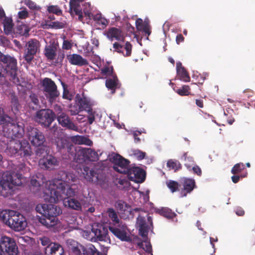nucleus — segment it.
Instances as JSON below:
<instances>
[{
	"mask_svg": "<svg viewBox=\"0 0 255 255\" xmlns=\"http://www.w3.org/2000/svg\"><path fill=\"white\" fill-rule=\"evenodd\" d=\"M110 160L113 164V168L115 171L124 174L129 171L130 161L120 154L113 153Z\"/></svg>",
	"mask_w": 255,
	"mask_h": 255,
	"instance_id": "obj_9",
	"label": "nucleus"
},
{
	"mask_svg": "<svg viewBox=\"0 0 255 255\" xmlns=\"http://www.w3.org/2000/svg\"><path fill=\"white\" fill-rule=\"evenodd\" d=\"M57 47L54 44L46 45L44 49V54L48 61H53L57 56Z\"/></svg>",
	"mask_w": 255,
	"mask_h": 255,
	"instance_id": "obj_25",
	"label": "nucleus"
},
{
	"mask_svg": "<svg viewBox=\"0 0 255 255\" xmlns=\"http://www.w3.org/2000/svg\"><path fill=\"white\" fill-rule=\"evenodd\" d=\"M83 6L84 7L83 8V11L86 15L90 16V10L91 9V4L89 2H85Z\"/></svg>",
	"mask_w": 255,
	"mask_h": 255,
	"instance_id": "obj_57",
	"label": "nucleus"
},
{
	"mask_svg": "<svg viewBox=\"0 0 255 255\" xmlns=\"http://www.w3.org/2000/svg\"><path fill=\"white\" fill-rule=\"evenodd\" d=\"M46 23H49L47 24V25H48L49 27H50L51 28L60 29L64 27V24L63 22L58 21H52L50 22H46Z\"/></svg>",
	"mask_w": 255,
	"mask_h": 255,
	"instance_id": "obj_49",
	"label": "nucleus"
},
{
	"mask_svg": "<svg viewBox=\"0 0 255 255\" xmlns=\"http://www.w3.org/2000/svg\"><path fill=\"white\" fill-rule=\"evenodd\" d=\"M166 185L172 193L179 191V185L177 181L169 180L166 182Z\"/></svg>",
	"mask_w": 255,
	"mask_h": 255,
	"instance_id": "obj_41",
	"label": "nucleus"
},
{
	"mask_svg": "<svg viewBox=\"0 0 255 255\" xmlns=\"http://www.w3.org/2000/svg\"><path fill=\"white\" fill-rule=\"evenodd\" d=\"M40 46L39 41L36 39H32L27 42L25 46L23 58L28 64L31 63L34 56L39 51Z\"/></svg>",
	"mask_w": 255,
	"mask_h": 255,
	"instance_id": "obj_11",
	"label": "nucleus"
},
{
	"mask_svg": "<svg viewBox=\"0 0 255 255\" xmlns=\"http://www.w3.org/2000/svg\"><path fill=\"white\" fill-rule=\"evenodd\" d=\"M65 149L71 155L73 156L75 154L74 146L70 142H69Z\"/></svg>",
	"mask_w": 255,
	"mask_h": 255,
	"instance_id": "obj_58",
	"label": "nucleus"
},
{
	"mask_svg": "<svg viewBox=\"0 0 255 255\" xmlns=\"http://www.w3.org/2000/svg\"><path fill=\"white\" fill-rule=\"evenodd\" d=\"M26 103L29 107L31 108L33 110L39 108L40 106L37 95L32 92L30 94L29 98L26 101Z\"/></svg>",
	"mask_w": 255,
	"mask_h": 255,
	"instance_id": "obj_30",
	"label": "nucleus"
},
{
	"mask_svg": "<svg viewBox=\"0 0 255 255\" xmlns=\"http://www.w3.org/2000/svg\"><path fill=\"white\" fill-rule=\"evenodd\" d=\"M75 102L79 104L82 111L89 112L92 108L93 104L91 100L86 97L84 93L81 95L77 94L75 98Z\"/></svg>",
	"mask_w": 255,
	"mask_h": 255,
	"instance_id": "obj_21",
	"label": "nucleus"
},
{
	"mask_svg": "<svg viewBox=\"0 0 255 255\" xmlns=\"http://www.w3.org/2000/svg\"><path fill=\"white\" fill-rule=\"evenodd\" d=\"M24 3L27 6L32 10H38L40 9V7L31 0H25Z\"/></svg>",
	"mask_w": 255,
	"mask_h": 255,
	"instance_id": "obj_50",
	"label": "nucleus"
},
{
	"mask_svg": "<svg viewBox=\"0 0 255 255\" xmlns=\"http://www.w3.org/2000/svg\"><path fill=\"white\" fill-rule=\"evenodd\" d=\"M2 24L3 25L4 32L6 35H9L11 33L13 27L14 26L11 17H5Z\"/></svg>",
	"mask_w": 255,
	"mask_h": 255,
	"instance_id": "obj_31",
	"label": "nucleus"
},
{
	"mask_svg": "<svg viewBox=\"0 0 255 255\" xmlns=\"http://www.w3.org/2000/svg\"><path fill=\"white\" fill-rule=\"evenodd\" d=\"M26 136L31 144L35 146H40L45 141L43 132L38 128L30 126L27 128Z\"/></svg>",
	"mask_w": 255,
	"mask_h": 255,
	"instance_id": "obj_12",
	"label": "nucleus"
},
{
	"mask_svg": "<svg viewBox=\"0 0 255 255\" xmlns=\"http://www.w3.org/2000/svg\"><path fill=\"white\" fill-rule=\"evenodd\" d=\"M47 11L49 13L55 14L57 15H61L62 14V11L58 5H49L47 8Z\"/></svg>",
	"mask_w": 255,
	"mask_h": 255,
	"instance_id": "obj_44",
	"label": "nucleus"
},
{
	"mask_svg": "<svg viewBox=\"0 0 255 255\" xmlns=\"http://www.w3.org/2000/svg\"><path fill=\"white\" fill-rule=\"evenodd\" d=\"M181 184L182 186L181 193L183 197H185L190 193L196 187L195 181L194 179L183 178Z\"/></svg>",
	"mask_w": 255,
	"mask_h": 255,
	"instance_id": "obj_20",
	"label": "nucleus"
},
{
	"mask_svg": "<svg viewBox=\"0 0 255 255\" xmlns=\"http://www.w3.org/2000/svg\"><path fill=\"white\" fill-rule=\"evenodd\" d=\"M156 212L160 214V215L167 218V219H173L176 216L174 212H172L171 209L166 207H162L160 209H157Z\"/></svg>",
	"mask_w": 255,
	"mask_h": 255,
	"instance_id": "obj_33",
	"label": "nucleus"
},
{
	"mask_svg": "<svg viewBox=\"0 0 255 255\" xmlns=\"http://www.w3.org/2000/svg\"><path fill=\"white\" fill-rule=\"evenodd\" d=\"M69 112L71 116L78 115L80 112H82L79 104L75 102L74 104H70L69 106Z\"/></svg>",
	"mask_w": 255,
	"mask_h": 255,
	"instance_id": "obj_38",
	"label": "nucleus"
},
{
	"mask_svg": "<svg viewBox=\"0 0 255 255\" xmlns=\"http://www.w3.org/2000/svg\"><path fill=\"white\" fill-rule=\"evenodd\" d=\"M87 112L88 114V123L90 125H91L95 121V115L96 112L94 111H93L92 108H91L89 112Z\"/></svg>",
	"mask_w": 255,
	"mask_h": 255,
	"instance_id": "obj_52",
	"label": "nucleus"
},
{
	"mask_svg": "<svg viewBox=\"0 0 255 255\" xmlns=\"http://www.w3.org/2000/svg\"><path fill=\"white\" fill-rule=\"evenodd\" d=\"M42 91L48 101L51 104L55 102L60 93L55 82L49 78H44L41 81Z\"/></svg>",
	"mask_w": 255,
	"mask_h": 255,
	"instance_id": "obj_6",
	"label": "nucleus"
},
{
	"mask_svg": "<svg viewBox=\"0 0 255 255\" xmlns=\"http://www.w3.org/2000/svg\"><path fill=\"white\" fill-rule=\"evenodd\" d=\"M67 58L69 63L73 65L83 66L88 65V61L78 54H72L67 55Z\"/></svg>",
	"mask_w": 255,
	"mask_h": 255,
	"instance_id": "obj_22",
	"label": "nucleus"
},
{
	"mask_svg": "<svg viewBox=\"0 0 255 255\" xmlns=\"http://www.w3.org/2000/svg\"><path fill=\"white\" fill-rule=\"evenodd\" d=\"M72 47V43L68 40H64L62 44V48L65 50H69L71 49Z\"/></svg>",
	"mask_w": 255,
	"mask_h": 255,
	"instance_id": "obj_61",
	"label": "nucleus"
},
{
	"mask_svg": "<svg viewBox=\"0 0 255 255\" xmlns=\"http://www.w3.org/2000/svg\"><path fill=\"white\" fill-rule=\"evenodd\" d=\"M128 178L131 181L136 183H142L145 178V171L140 167L136 166H130L129 171L126 173Z\"/></svg>",
	"mask_w": 255,
	"mask_h": 255,
	"instance_id": "obj_15",
	"label": "nucleus"
},
{
	"mask_svg": "<svg viewBox=\"0 0 255 255\" xmlns=\"http://www.w3.org/2000/svg\"><path fill=\"white\" fill-rule=\"evenodd\" d=\"M39 163L42 168L47 170L52 169L58 164L57 158L50 154H47L43 158L40 159Z\"/></svg>",
	"mask_w": 255,
	"mask_h": 255,
	"instance_id": "obj_19",
	"label": "nucleus"
},
{
	"mask_svg": "<svg viewBox=\"0 0 255 255\" xmlns=\"http://www.w3.org/2000/svg\"><path fill=\"white\" fill-rule=\"evenodd\" d=\"M108 250V247H104L102 252H100L93 245L89 244V251L90 252V255H107Z\"/></svg>",
	"mask_w": 255,
	"mask_h": 255,
	"instance_id": "obj_35",
	"label": "nucleus"
},
{
	"mask_svg": "<svg viewBox=\"0 0 255 255\" xmlns=\"http://www.w3.org/2000/svg\"><path fill=\"white\" fill-rule=\"evenodd\" d=\"M17 14L18 18L21 19H25L29 16L28 12L26 8H24L23 10L18 11Z\"/></svg>",
	"mask_w": 255,
	"mask_h": 255,
	"instance_id": "obj_54",
	"label": "nucleus"
},
{
	"mask_svg": "<svg viewBox=\"0 0 255 255\" xmlns=\"http://www.w3.org/2000/svg\"><path fill=\"white\" fill-rule=\"evenodd\" d=\"M0 62L5 67L7 73L10 76V80L17 85H20V80L17 76V60L9 55H4L0 51Z\"/></svg>",
	"mask_w": 255,
	"mask_h": 255,
	"instance_id": "obj_5",
	"label": "nucleus"
},
{
	"mask_svg": "<svg viewBox=\"0 0 255 255\" xmlns=\"http://www.w3.org/2000/svg\"><path fill=\"white\" fill-rule=\"evenodd\" d=\"M167 166L172 169H173L175 171H176L181 168V165L179 161H174L172 159L167 161Z\"/></svg>",
	"mask_w": 255,
	"mask_h": 255,
	"instance_id": "obj_43",
	"label": "nucleus"
},
{
	"mask_svg": "<svg viewBox=\"0 0 255 255\" xmlns=\"http://www.w3.org/2000/svg\"><path fill=\"white\" fill-rule=\"evenodd\" d=\"M106 87L111 91L112 94L115 93L116 90L119 88V80L116 76H113V78H109L106 81Z\"/></svg>",
	"mask_w": 255,
	"mask_h": 255,
	"instance_id": "obj_29",
	"label": "nucleus"
},
{
	"mask_svg": "<svg viewBox=\"0 0 255 255\" xmlns=\"http://www.w3.org/2000/svg\"><path fill=\"white\" fill-rule=\"evenodd\" d=\"M40 241L41 245L43 247H45L44 250H45V249H47L49 247H51L52 244L53 243L51 242L50 240L48 238L45 237L40 238Z\"/></svg>",
	"mask_w": 255,
	"mask_h": 255,
	"instance_id": "obj_51",
	"label": "nucleus"
},
{
	"mask_svg": "<svg viewBox=\"0 0 255 255\" xmlns=\"http://www.w3.org/2000/svg\"><path fill=\"white\" fill-rule=\"evenodd\" d=\"M94 19L99 24H101L103 26H106L108 24V20L103 17L101 13H98L94 15Z\"/></svg>",
	"mask_w": 255,
	"mask_h": 255,
	"instance_id": "obj_42",
	"label": "nucleus"
},
{
	"mask_svg": "<svg viewBox=\"0 0 255 255\" xmlns=\"http://www.w3.org/2000/svg\"><path fill=\"white\" fill-rule=\"evenodd\" d=\"M0 125H2V131L5 136L13 138L21 137L24 133V126L22 123H15L6 115L0 113Z\"/></svg>",
	"mask_w": 255,
	"mask_h": 255,
	"instance_id": "obj_3",
	"label": "nucleus"
},
{
	"mask_svg": "<svg viewBox=\"0 0 255 255\" xmlns=\"http://www.w3.org/2000/svg\"><path fill=\"white\" fill-rule=\"evenodd\" d=\"M53 109L54 112L56 113L57 117H58V115H61V114H64V113L63 112V108L62 107L58 104H55L53 106Z\"/></svg>",
	"mask_w": 255,
	"mask_h": 255,
	"instance_id": "obj_59",
	"label": "nucleus"
},
{
	"mask_svg": "<svg viewBox=\"0 0 255 255\" xmlns=\"http://www.w3.org/2000/svg\"><path fill=\"white\" fill-rule=\"evenodd\" d=\"M15 170L10 176V182L14 185L20 186L22 184L21 180L29 172L30 168L24 163H21L16 166Z\"/></svg>",
	"mask_w": 255,
	"mask_h": 255,
	"instance_id": "obj_13",
	"label": "nucleus"
},
{
	"mask_svg": "<svg viewBox=\"0 0 255 255\" xmlns=\"http://www.w3.org/2000/svg\"><path fill=\"white\" fill-rule=\"evenodd\" d=\"M107 36L111 40L115 39L118 41H123L125 39L122 30L116 27L110 28L107 32Z\"/></svg>",
	"mask_w": 255,
	"mask_h": 255,
	"instance_id": "obj_24",
	"label": "nucleus"
},
{
	"mask_svg": "<svg viewBox=\"0 0 255 255\" xmlns=\"http://www.w3.org/2000/svg\"><path fill=\"white\" fill-rule=\"evenodd\" d=\"M125 49L126 50V56H129L131 53L132 45L129 42H127L125 46Z\"/></svg>",
	"mask_w": 255,
	"mask_h": 255,
	"instance_id": "obj_55",
	"label": "nucleus"
},
{
	"mask_svg": "<svg viewBox=\"0 0 255 255\" xmlns=\"http://www.w3.org/2000/svg\"><path fill=\"white\" fill-rule=\"evenodd\" d=\"M245 168V165L243 163L236 164L232 168L231 173L234 175L238 174Z\"/></svg>",
	"mask_w": 255,
	"mask_h": 255,
	"instance_id": "obj_45",
	"label": "nucleus"
},
{
	"mask_svg": "<svg viewBox=\"0 0 255 255\" xmlns=\"http://www.w3.org/2000/svg\"><path fill=\"white\" fill-rule=\"evenodd\" d=\"M116 206L117 209L121 212L125 211L129 208V205L122 200L117 201Z\"/></svg>",
	"mask_w": 255,
	"mask_h": 255,
	"instance_id": "obj_48",
	"label": "nucleus"
},
{
	"mask_svg": "<svg viewBox=\"0 0 255 255\" xmlns=\"http://www.w3.org/2000/svg\"><path fill=\"white\" fill-rule=\"evenodd\" d=\"M177 75L179 79L185 82H189L190 77L189 75L185 69H181L177 72Z\"/></svg>",
	"mask_w": 255,
	"mask_h": 255,
	"instance_id": "obj_37",
	"label": "nucleus"
},
{
	"mask_svg": "<svg viewBox=\"0 0 255 255\" xmlns=\"http://www.w3.org/2000/svg\"><path fill=\"white\" fill-rule=\"evenodd\" d=\"M135 25L137 30H141L144 26L142 19L140 18H137L135 21Z\"/></svg>",
	"mask_w": 255,
	"mask_h": 255,
	"instance_id": "obj_63",
	"label": "nucleus"
},
{
	"mask_svg": "<svg viewBox=\"0 0 255 255\" xmlns=\"http://www.w3.org/2000/svg\"><path fill=\"white\" fill-rule=\"evenodd\" d=\"M68 143L69 141L64 138H57L56 140L57 147L58 148V150L60 151L64 149Z\"/></svg>",
	"mask_w": 255,
	"mask_h": 255,
	"instance_id": "obj_40",
	"label": "nucleus"
},
{
	"mask_svg": "<svg viewBox=\"0 0 255 255\" xmlns=\"http://www.w3.org/2000/svg\"><path fill=\"white\" fill-rule=\"evenodd\" d=\"M35 210L37 212L42 215L44 218L39 219V222L44 226L49 228L54 226L57 224L58 218L61 213V209L53 204H38Z\"/></svg>",
	"mask_w": 255,
	"mask_h": 255,
	"instance_id": "obj_2",
	"label": "nucleus"
},
{
	"mask_svg": "<svg viewBox=\"0 0 255 255\" xmlns=\"http://www.w3.org/2000/svg\"><path fill=\"white\" fill-rule=\"evenodd\" d=\"M61 85L63 89L62 94L63 99L71 101L73 99V96L68 90L67 85L63 82H61Z\"/></svg>",
	"mask_w": 255,
	"mask_h": 255,
	"instance_id": "obj_39",
	"label": "nucleus"
},
{
	"mask_svg": "<svg viewBox=\"0 0 255 255\" xmlns=\"http://www.w3.org/2000/svg\"><path fill=\"white\" fill-rule=\"evenodd\" d=\"M91 231L98 241L107 242L110 240L107 229L102 225L93 226Z\"/></svg>",
	"mask_w": 255,
	"mask_h": 255,
	"instance_id": "obj_17",
	"label": "nucleus"
},
{
	"mask_svg": "<svg viewBox=\"0 0 255 255\" xmlns=\"http://www.w3.org/2000/svg\"><path fill=\"white\" fill-rule=\"evenodd\" d=\"M11 103L13 107H14L16 109H18L19 106V104L18 98L15 95H12L11 96Z\"/></svg>",
	"mask_w": 255,
	"mask_h": 255,
	"instance_id": "obj_56",
	"label": "nucleus"
},
{
	"mask_svg": "<svg viewBox=\"0 0 255 255\" xmlns=\"http://www.w3.org/2000/svg\"><path fill=\"white\" fill-rule=\"evenodd\" d=\"M0 218L11 229L15 231L23 230L27 226L24 217L13 210H4L0 213Z\"/></svg>",
	"mask_w": 255,
	"mask_h": 255,
	"instance_id": "obj_4",
	"label": "nucleus"
},
{
	"mask_svg": "<svg viewBox=\"0 0 255 255\" xmlns=\"http://www.w3.org/2000/svg\"><path fill=\"white\" fill-rule=\"evenodd\" d=\"M0 255H19L18 247L13 238L7 236L1 237Z\"/></svg>",
	"mask_w": 255,
	"mask_h": 255,
	"instance_id": "obj_7",
	"label": "nucleus"
},
{
	"mask_svg": "<svg viewBox=\"0 0 255 255\" xmlns=\"http://www.w3.org/2000/svg\"><path fill=\"white\" fill-rule=\"evenodd\" d=\"M46 185L47 186L43 195L46 202L56 203L63 200L65 207L77 211L82 210L81 204L74 198L77 195L79 190L76 185L69 186L65 181L58 178L49 181Z\"/></svg>",
	"mask_w": 255,
	"mask_h": 255,
	"instance_id": "obj_1",
	"label": "nucleus"
},
{
	"mask_svg": "<svg viewBox=\"0 0 255 255\" xmlns=\"http://www.w3.org/2000/svg\"><path fill=\"white\" fill-rule=\"evenodd\" d=\"M41 176H42V175L39 174L33 176L31 178L30 185L31 186L33 187V188H35V191L38 190L39 188L41 185V183H43V181L40 180V179H41Z\"/></svg>",
	"mask_w": 255,
	"mask_h": 255,
	"instance_id": "obj_34",
	"label": "nucleus"
},
{
	"mask_svg": "<svg viewBox=\"0 0 255 255\" xmlns=\"http://www.w3.org/2000/svg\"><path fill=\"white\" fill-rule=\"evenodd\" d=\"M113 72V67H105L101 69V73L105 76H109L112 75Z\"/></svg>",
	"mask_w": 255,
	"mask_h": 255,
	"instance_id": "obj_53",
	"label": "nucleus"
},
{
	"mask_svg": "<svg viewBox=\"0 0 255 255\" xmlns=\"http://www.w3.org/2000/svg\"><path fill=\"white\" fill-rule=\"evenodd\" d=\"M20 147V141L12 139L7 144L5 152L10 156H12L18 153Z\"/></svg>",
	"mask_w": 255,
	"mask_h": 255,
	"instance_id": "obj_23",
	"label": "nucleus"
},
{
	"mask_svg": "<svg viewBox=\"0 0 255 255\" xmlns=\"http://www.w3.org/2000/svg\"><path fill=\"white\" fill-rule=\"evenodd\" d=\"M108 213L109 217L111 219L114 224H119L120 223V220L118 218V215L115 210L112 208H109L108 210Z\"/></svg>",
	"mask_w": 255,
	"mask_h": 255,
	"instance_id": "obj_46",
	"label": "nucleus"
},
{
	"mask_svg": "<svg viewBox=\"0 0 255 255\" xmlns=\"http://www.w3.org/2000/svg\"><path fill=\"white\" fill-rule=\"evenodd\" d=\"M249 238L251 244L252 245H255V229L250 233Z\"/></svg>",
	"mask_w": 255,
	"mask_h": 255,
	"instance_id": "obj_64",
	"label": "nucleus"
},
{
	"mask_svg": "<svg viewBox=\"0 0 255 255\" xmlns=\"http://www.w3.org/2000/svg\"><path fill=\"white\" fill-rule=\"evenodd\" d=\"M81 170L84 178L87 181L101 185L105 181V176L98 169H94L87 166H83Z\"/></svg>",
	"mask_w": 255,
	"mask_h": 255,
	"instance_id": "obj_8",
	"label": "nucleus"
},
{
	"mask_svg": "<svg viewBox=\"0 0 255 255\" xmlns=\"http://www.w3.org/2000/svg\"><path fill=\"white\" fill-rule=\"evenodd\" d=\"M57 119L59 124L62 127L70 130L78 131V127L70 120L66 113L58 115Z\"/></svg>",
	"mask_w": 255,
	"mask_h": 255,
	"instance_id": "obj_18",
	"label": "nucleus"
},
{
	"mask_svg": "<svg viewBox=\"0 0 255 255\" xmlns=\"http://www.w3.org/2000/svg\"><path fill=\"white\" fill-rule=\"evenodd\" d=\"M56 118V114L51 110L41 109L36 112L35 121L44 128H48Z\"/></svg>",
	"mask_w": 255,
	"mask_h": 255,
	"instance_id": "obj_10",
	"label": "nucleus"
},
{
	"mask_svg": "<svg viewBox=\"0 0 255 255\" xmlns=\"http://www.w3.org/2000/svg\"><path fill=\"white\" fill-rule=\"evenodd\" d=\"M72 141L78 144H85L91 146L93 142L89 138L81 135H76L72 137Z\"/></svg>",
	"mask_w": 255,
	"mask_h": 255,
	"instance_id": "obj_32",
	"label": "nucleus"
},
{
	"mask_svg": "<svg viewBox=\"0 0 255 255\" xmlns=\"http://www.w3.org/2000/svg\"><path fill=\"white\" fill-rule=\"evenodd\" d=\"M19 148L18 154L21 157H29L32 154L31 146L29 142L25 140L20 141V147Z\"/></svg>",
	"mask_w": 255,
	"mask_h": 255,
	"instance_id": "obj_28",
	"label": "nucleus"
},
{
	"mask_svg": "<svg viewBox=\"0 0 255 255\" xmlns=\"http://www.w3.org/2000/svg\"><path fill=\"white\" fill-rule=\"evenodd\" d=\"M77 160L79 162L86 161H96L99 160V155L97 152L90 148H81L77 153Z\"/></svg>",
	"mask_w": 255,
	"mask_h": 255,
	"instance_id": "obj_14",
	"label": "nucleus"
},
{
	"mask_svg": "<svg viewBox=\"0 0 255 255\" xmlns=\"http://www.w3.org/2000/svg\"><path fill=\"white\" fill-rule=\"evenodd\" d=\"M109 230L122 241H128L129 237L127 235L126 226L121 224H114L109 227Z\"/></svg>",
	"mask_w": 255,
	"mask_h": 255,
	"instance_id": "obj_16",
	"label": "nucleus"
},
{
	"mask_svg": "<svg viewBox=\"0 0 255 255\" xmlns=\"http://www.w3.org/2000/svg\"><path fill=\"white\" fill-rule=\"evenodd\" d=\"M89 245L86 247L81 245V255H90V252L89 251Z\"/></svg>",
	"mask_w": 255,
	"mask_h": 255,
	"instance_id": "obj_60",
	"label": "nucleus"
},
{
	"mask_svg": "<svg viewBox=\"0 0 255 255\" xmlns=\"http://www.w3.org/2000/svg\"><path fill=\"white\" fill-rule=\"evenodd\" d=\"M190 88L188 85H184L181 88L177 89L176 92L180 96H188L190 93Z\"/></svg>",
	"mask_w": 255,
	"mask_h": 255,
	"instance_id": "obj_47",
	"label": "nucleus"
},
{
	"mask_svg": "<svg viewBox=\"0 0 255 255\" xmlns=\"http://www.w3.org/2000/svg\"><path fill=\"white\" fill-rule=\"evenodd\" d=\"M84 0H72L70 2V9L73 10L76 14L82 13V8L79 3L80 1H83Z\"/></svg>",
	"mask_w": 255,
	"mask_h": 255,
	"instance_id": "obj_36",
	"label": "nucleus"
},
{
	"mask_svg": "<svg viewBox=\"0 0 255 255\" xmlns=\"http://www.w3.org/2000/svg\"><path fill=\"white\" fill-rule=\"evenodd\" d=\"M45 253L46 255H64V250L61 245L54 243L51 247L45 249Z\"/></svg>",
	"mask_w": 255,
	"mask_h": 255,
	"instance_id": "obj_26",
	"label": "nucleus"
},
{
	"mask_svg": "<svg viewBox=\"0 0 255 255\" xmlns=\"http://www.w3.org/2000/svg\"><path fill=\"white\" fill-rule=\"evenodd\" d=\"M136 225L139 228V233L141 236L146 237L149 227L144 217L139 216L136 219Z\"/></svg>",
	"mask_w": 255,
	"mask_h": 255,
	"instance_id": "obj_27",
	"label": "nucleus"
},
{
	"mask_svg": "<svg viewBox=\"0 0 255 255\" xmlns=\"http://www.w3.org/2000/svg\"><path fill=\"white\" fill-rule=\"evenodd\" d=\"M113 48L114 51H116L119 53H123L122 51L123 46L118 42H115L113 44Z\"/></svg>",
	"mask_w": 255,
	"mask_h": 255,
	"instance_id": "obj_62",
	"label": "nucleus"
}]
</instances>
